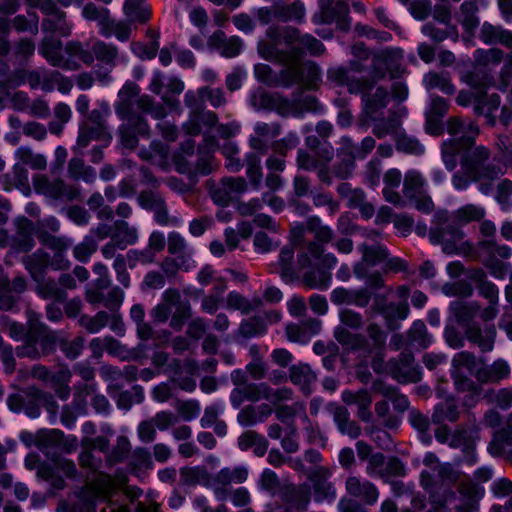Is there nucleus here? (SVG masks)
I'll return each mask as SVG.
<instances>
[{"label": "nucleus", "mask_w": 512, "mask_h": 512, "mask_svg": "<svg viewBox=\"0 0 512 512\" xmlns=\"http://www.w3.org/2000/svg\"><path fill=\"white\" fill-rule=\"evenodd\" d=\"M267 40L258 43L261 57L274 62L301 61L305 52L320 56L325 47L312 35H300L298 29L290 26H270L266 30Z\"/></svg>", "instance_id": "nucleus-1"}, {"label": "nucleus", "mask_w": 512, "mask_h": 512, "mask_svg": "<svg viewBox=\"0 0 512 512\" xmlns=\"http://www.w3.org/2000/svg\"><path fill=\"white\" fill-rule=\"evenodd\" d=\"M400 59V53L389 48L378 52L373 57L371 86L359 93L362 95V113L366 119L376 121L383 115V110L389 103L388 91L382 86L377 87L374 92L372 90L376 81L385 77L386 71L392 72L398 68Z\"/></svg>", "instance_id": "nucleus-2"}, {"label": "nucleus", "mask_w": 512, "mask_h": 512, "mask_svg": "<svg viewBox=\"0 0 512 512\" xmlns=\"http://www.w3.org/2000/svg\"><path fill=\"white\" fill-rule=\"evenodd\" d=\"M140 93V87L134 82H126L119 91V101L115 110L123 124L119 128L121 143L124 147L133 149L138 143L137 135L147 136L149 125L147 121L134 111V98Z\"/></svg>", "instance_id": "nucleus-3"}, {"label": "nucleus", "mask_w": 512, "mask_h": 512, "mask_svg": "<svg viewBox=\"0 0 512 512\" xmlns=\"http://www.w3.org/2000/svg\"><path fill=\"white\" fill-rule=\"evenodd\" d=\"M62 49L61 40L48 36L41 41L38 51L49 64L63 70H78L80 68L79 61L86 65L93 63L92 54L89 50L84 49L79 41H68L64 47V53H62Z\"/></svg>", "instance_id": "nucleus-4"}, {"label": "nucleus", "mask_w": 512, "mask_h": 512, "mask_svg": "<svg viewBox=\"0 0 512 512\" xmlns=\"http://www.w3.org/2000/svg\"><path fill=\"white\" fill-rule=\"evenodd\" d=\"M307 231L313 234L316 241H309L303 251L298 254V265L300 268H309L312 262L318 259L323 253V244L332 241L334 232L333 230L324 225L321 219L317 216H312L306 221Z\"/></svg>", "instance_id": "nucleus-5"}, {"label": "nucleus", "mask_w": 512, "mask_h": 512, "mask_svg": "<svg viewBox=\"0 0 512 512\" xmlns=\"http://www.w3.org/2000/svg\"><path fill=\"white\" fill-rule=\"evenodd\" d=\"M248 478V469L245 466L224 467L214 474H209L205 487L210 489L219 502L229 498L232 484H242Z\"/></svg>", "instance_id": "nucleus-6"}, {"label": "nucleus", "mask_w": 512, "mask_h": 512, "mask_svg": "<svg viewBox=\"0 0 512 512\" xmlns=\"http://www.w3.org/2000/svg\"><path fill=\"white\" fill-rule=\"evenodd\" d=\"M279 63L284 65L282 68L284 87H290L294 83H298L305 89H315L321 81V69L313 61L302 64L301 61Z\"/></svg>", "instance_id": "nucleus-7"}, {"label": "nucleus", "mask_w": 512, "mask_h": 512, "mask_svg": "<svg viewBox=\"0 0 512 512\" xmlns=\"http://www.w3.org/2000/svg\"><path fill=\"white\" fill-rule=\"evenodd\" d=\"M439 427L435 430V438L438 442L444 444L448 443L452 448L461 449L466 455L469 463L475 462L473 454L475 443L478 437V429L476 427H462L456 429L451 434L450 429L446 425L438 424Z\"/></svg>", "instance_id": "nucleus-8"}, {"label": "nucleus", "mask_w": 512, "mask_h": 512, "mask_svg": "<svg viewBox=\"0 0 512 512\" xmlns=\"http://www.w3.org/2000/svg\"><path fill=\"white\" fill-rule=\"evenodd\" d=\"M428 183L417 170H408L404 176L403 195L415 205V208L429 214L434 209V203L427 191Z\"/></svg>", "instance_id": "nucleus-9"}, {"label": "nucleus", "mask_w": 512, "mask_h": 512, "mask_svg": "<svg viewBox=\"0 0 512 512\" xmlns=\"http://www.w3.org/2000/svg\"><path fill=\"white\" fill-rule=\"evenodd\" d=\"M438 218L442 221V226L430 231V240L434 244H442L445 253L453 254L457 251L456 244L465 236L461 229L462 225L454 221L453 215L448 217L446 213H442Z\"/></svg>", "instance_id": "nucleus-10"}, {"label": "nucleus", "mask_w": 512, "mask_h": 512, "mask_svg": "<svg viewBox=\"0 0 512 512\" xmlns=\"http://www.w3.org/2000/svg\"><path fill=\"white\" fill-rule=\"evenodd\" d=\"M138 229L129 225L125 220H117L113 223L112 239L101 247V254L105 259L115 256L117 250H125L128 246L138 242Z\"/></svg>", "instance_id": "nucleus-11"}, {"label": "nucleus", "mask_w": 512, "mask_h": 512, "mask_svg": "<svg viewBox=\"0 0 512 512\" xmlns=\"http://www.w3.org/2000/svg\"><path fill=\"white\" fill-rule=\"evenodd\" d=\"M109 111L93 110L88 121L80 128L77 139V146L85 148L92 140H102L109 142L111 135L106 125V116Z\"/></svg>", "instance_id": "nucleus-12"}, {"label": "nucleus", "mask_w": 512, "mask_h": 512, "mask_svg": "<svg viewBox=\"0 0 512 512\" xmlns=\"http://www.w3.org/2000/svg\"><path fill=\"white\" fill-rule=\"evenodd\" d=\"M385 370L399 383H416L421 380L420 369L409 351H403L397 358L390 359Z\"/></svg>", "instance_id": "nucleus-13"}, {"label": "nucleus", "mask_w": 512, "mask_h": 512, "mask_svg": "<svg viewBox=\"0 0 512 512\" xmlns=\"http://www.w3.org/2000/svg\"><path fill=\"white\" fill-rule=\"evenodd\" d=\"M208 188L212 201L226 207L247 190V183L242 177H225L219 183H210Z\"/></svg>", "instance_id": "nucleus-14"}, {"label": "nucleus", "mask_w": 512, "mask_h": 512, "mask_svg": "<svg viewBox=\"0 0 512 512\" xmlns=\"http://www.w3.org/2000/svg\"><path fill=\"white\" fill-rule=\"evenodd\" d=\"M332 472L327 467H317L308 474L311 493L316 503H332L337 497L334 484L330 481Z\"/></svg>", "instance_id": "nucleus-15"}, {"label": "nucleus", "mask_w": 512, "mask_h": 512, "mask_svg": "<svg viewBox=\"0 0 512 512\" xmlns=\"http://www.w3.org/2000/svg\"><path fill=\"white\" fill-rule=\"evenodd\" d=\"M371 311L383 317L388 330L395 331L399 328V322L407 318L409 306L406 302H387L385 298L377 297Z\"/></svg>", "instance_id": "nucleus-16"}, {"label": "nucleus", "mask_w": 512, "mask_h": 512, "mask_svg": "<svg viewBox=\"0 0 512 512\" xmlns=\"http://www.w3.org/2000/svg\"><path fill=\"white\" fill-rule=\"evenodd\" d=\"M362 254V260L353 267L354 275L363 280L367 276V268L383 262L388 257L387 249L380 244L369 245L363 243L358 246Z\"/></svg>", "instance_id": "nucleus-17"}, {"label": "nucleus", "mask_w": 512, "mask_h": 512, "mask_svg": "<svg viewBox=\"0 0 512 512\" xmlns=\"http://www.w3.org/2000/svg\"><path fill=\"white\" fill-rule=\"evenodd\" d=\"M421 485L429 493L434 510L443 508L450 499L454 498L451 487L448 484L439 483L428 471L421 472Z\"/></svg>", "instance_id": "nucleus-18"}, {"label": "nucleus", "mask_w": 512, "mask_h": 512, "mask_svg": "<svg viewBox=\"0 0 512 512\" xmlns=\"http://www.w3.org/2000/svg\"><path fill=\"white\" fill-rule=\"evenodd\" d=\"M35 187L46 196L57 200L71 201L79 195V190L75 186L67 185L60 179L49 181L44 176L36 178Z\"/></svg>", "instance_id": "nucleus-19"}, {"label": "nucleus", "mask_w": 512, "mask_h": 512, "mask_svg": "<svg viewBox=\"0 0 512 512\" xmlns=\"http://www.w3.org/2000/svg\"><path fill=\"white\" fill-rule=\"evenodd\" d=\"M163 300L170 302L174 312L171 315L170 326L179 331L185 321L191 316V305L186 299H182L181 294L176 289H167L163 293Z\"/></svg>", "instance_id": "nucleus-20"}, {"label": "nucleus", "mask_w": 512, "mask_h": 512, "mask_svg": "<svg viewBox=\"0 0 512 512\" xmlns=\"http://www.w3.org/2000/svg\"><path fill=\"white\" fill-rule=\"evenodd\" d=\"M345 489L350 496L367 505H373L379 497L378 489L373 483L357 476H349L346 479Z\"/></svg>", "instance_id": "nucleus-21"}, {"label": "nucleus", "mask_w": 512, "mask_h": 512, "mask_svg": "<svg viewBox=\"0 0 512 512\" xmlns=\"http://www.w3.org/2000/svg\"><path fill=\"white\" fill-rule=\"evenodd\" d=\"M38 454L30 453L25 457V467L28 470H37V477L50 483L53 490H61L65 487L64 479L58 475L56 470L47 463H39Z\"/></svg>", "instance_id": "nucleus-22"}, {"label": "nucleus", "mask_w": 512, "mask_h": 512, "mask_svg": "<svg viewBox=\"0 0 512 512\" xmlns=\"http://www.w3.org/2000/svg\"><path fill=\"white\" fill-rule=\"evenodd\" d=\"M268 391L269 386L266 383H245L232 390L230 401L235 408H238L244 401L257 402L269 397Z\"/></svg>", "instance_id": "nucleus-23"}, {"label": "nucleus", "mask_w": 512, "mask_h": 512, "mask_svg": "<svg viewBox=\"0 0 512 512\" xmlns=\"http://www.w3.org/2000/svg\"><path fill=\"white\" fill-rule=\"evenodd\" d=\"M326 410L333 416L334 423L341 434L347 435L352 439L359 437L361 428L350 418V413L344 406L328 403Z\"/></svg>", "instance_id": "nucleus-24"}, {"label": "nucleus", "mask_w": 512, "mask_h": 512, "mask_svg": "<svg viewBox=\"0 0 512 512\" xmlns=\"http://www.w3.org/2000/svg\"><path fill=\"white\" fill-rule=\"evenodd\" d=\"M280 125L277 123L257 122L254 126V134L249 139L252 149L260 154L268 151V140L280 135Z\"/></svg>", "instance_id": "nucleus-25"}, {"label": "nucleus", "mask_w": 512, "mask_h": 512, "mask_svg": "<svg viewBox=\"0 0 512 512\" xmlns=\"http://www.w3.org/2000/svg\"><path fill=\"white\" fill-rule=\"evenodd\" d=\"M511 369L504 359H497L491 364L483 365L476 370L475 376L482 383H499L510 377Z\"/></svg>", "instance_id": "nucleus-26"}, {"label": "nucleus", "mask_w": 512, "mask_h": 512, "mask_svg": "<svg viewBox=\"0 0 512 512\" xmlns=\"http://www.w3.org/2000/svg\"><path fill=\"white\" fill-rule=\"evenodd\" d=\"M327 76L329 80L337 85H346L348 91L352 94L363 92L371 86L370 79L351 77L343 67L329 69Z\"/></svg>", "instance_id": "nucleus-27"}, {"label": "nucleus", "mask_w": 512, "mask_h": 512, "mask_svg": "<svg viewBox=\"0 0 512 512\" xmlns=\"http://www.w3.org/2000/svg\"><path fill=\"white\" fill-rule=\"evenodd\" d=\"M465 334L467 339L476 344L483 352H489L494 347L496 337L494 325H485L484 328L477 325H468Z\"/></svg>", "instance_id": "nucleus-28"}, {"label": "nucleus", "mask_w": 512, "mask_h": 512, "mask_svg": "<svg viewBox=\"0 0 512 512\" xmlns=\"http://www.w3.org/2000/svg\"><path fill=\"white\" fill-rule=\"evenodd\" d=\"M319 12L314 14L313 22L316 24H330L341 16L347 14L348 6L344 0H319Z\"/></svg>", "instance_id": "nucleus-29"}, {"label": "nucleus", "mask_w": 512, "mask_h": 512, "mask_svg": "<svg viewBox=\"0 0 512 512\" xmlns=\"http://www.w3.org/2000/svg\"><path fill=\"white\" fill-rule=\"evenodd\" d=\"M311 497V486L307 483L287 486L284 491L285 502L298 511L308 509Z\"/></svg>", "instance_id": "nucleus-30"}, {"label": "nucleus", "mask_w": 512, "mask_h": 512, "mask_svg": "<svg viewBox=\"0 0 512 512\" xmlns=\"http://www.w3.org/2000/svg\"><path fill=\"white\" fill-rule=\"evenodd\" d=\"M342 400L348 405L354 404L357 406L358 417L362 421H371L372 413L370 406L372 404V398L366 389H360L358 391L345 390L342 393Z\"/></svg>", "instance_id": "nucleus-31"}, {"label": "nucleus", "mask_w": 512, "mask_h": 512, "mask_svg": "<svg viewBox=\"0 0 512 512\" xmlns=\"http://www.w3.org/2000/svg\"><path fill=\"white\" fill-rule=\"evenodd\" d=\"M209 44L222 56L232 58L240 53L243 42L239 37H227L223 31L219 30L210 37Z\"/></svg>", "instance_id": "nucleus-32"}, {"label": "nucleus", "mask_w": 512, "mask_h": 512, "mask_svg": "<svg viewBox=\"0 0 512 512\" xmlns=\"http://www.w3.org/2000/svg\"><path fill=\"white\" fill-rule=\"evenodd\" d=\"M251 103L257 109L274 110L280 114H284L289 107L288 101L280 94L265 91L253 94Z\"/></svg>", "instance_id": "nucleus-33"}, {"label": "nucleus", "mask_w": 512, "mask_h": 512, "mask_svg": "<svg viewBox=\"0 0 512 512\" xmlns=\"http://www.w3.org/2000/svg\"><path fill=\"white\" fill-rule=\"evenodd\" d=\"M131 24L127 20H115L111 16H106L100 22L99 33L105 37L110 38L115 36L119 41L125 42L129 40L131 35Z\"/></svg>", "instance_id": "nucleus-34"}, {"label": "nucleus", "mask_w": 512, "mask_h": 512, "mask_svg": "<svg viewBox=\"0 0 512 512\" xmlns=\"http://www.w3.org/2000/svg\"><path fill=\"white\" fill-rule=\"evenodd\" d=\"M372 391L391 401L394 410L398 413L402 414L409 408L407 396L399 393L396 387L388 385L381 380H376L372 383Z\"/></svg>", "instance_id": "nucleus-35"}, {"label": "nucleus", "mask_w": 512, "mask_h": 512, "mask_svg": "<svg viewBox=\"0 0 512 512\" xmlns=\"http://www.w3.org/2000/svg\"><path fill=\"white\" fill-rule=\"evenodd\" d=\"M20 437L26 445L30 446L33 443L38 448L43 449L56 445V443L63 437V432L58 429H42L35 435H32L29 432H22Z\"/></svg>", "instance_id": "nucleus-36"}, {"label": "nucleus", "mask_w": 512, "mask_h": 512, "mask_svg": "<svg viewBox=\"0 0 512 512\" xmlns=\"http://www.w3.org/2000/svg\"><path fill=\"white\" fill-rule=\"evenodd\" d=\"M289 377L293 384L300 387L306 395L311 393V385L316 381V374L308 364H296L290 367Z\"/></svg>", "instance_id": "nucleus-37"}, {"label": "nucleus", "mask_w": 512, "mask_h": 512, "mask_svg": "<svg viewBox=\"0 0 512 512\" xmlns=\"http://www.w3.org/2000/svg\"><path fill=\"white\" fill-rule=\"evenodd\" d=\"M500 106V97L498 94L484 95L479 94L475 98L473 110L477 115H483L489 125H494V112Z\"/></svg>", "instance_id": "nucleus-38"}, {"label": "nucleus", "mask_w": 512, "mask_h": 512, "mask_svg": "<svg viewBox=\"0 0 512 512\" xmlns=\"http://www.w3.org/2000/svg\"><path fill=\"white\" fill-rule=\"evenodd\" d=\"M279 273L281 278L286 281H292L298 275V271L303 270L300 268L298 262L294 263V247L285 246L281 249L278 259Z\"/></svg>", "instance_id": "nucleus-39"}, {"label": "nucleus", "mask_w": 512, "mask_h": 512, "mask_svg": "<svg viewBox=\"0 0 512 512\" xmlns=\"http://www.w3.org/2000/svg\"><path fill=\"white\" fill-rule=\"evenodd\" d=\"M459 416L460 411L457 402L453 398H446L435 406L432 422L434 424L454 423L459 419Z\"/></svg>", "instance_id": "nucleus-40"}, {"label": "nucleus", "mask_w": 512, "mask_h": 512, "mask_svg": "<svg viewBox=\"0 0 512 512\" xmlns=\"http://www.w3.org/2000/svg\"><path fill=\"white\" fill-rule=\"evenodd\" d=\"M423 85L428 91L437 89L447 95L453 94L456 90L448 72L430 71L426 73L423 76Z\"/></svg>", "instance_id": "nucleus-41"}, {"label": "nucleus", "mask_w": 512, "mask_h": 512, "mask_svg": "<svg viewBox=\"0 0 512 512\" xmlns=\"http://www.w3.org/2000/svg\"><path fill=\"white\" fill-rule=\"evenodd\" d=\"M89 52L92 54L93 60L97 59L110 68L115 67L119 59L118 48L101 40L95 41Z\"/></svg>", "instance_id": "nucleus-42"}, {"label": "nucleus", "mask_w": 512, "mask_h": 512, "mask_svg": "<svg viewBox=\"0 0 512 512\" xmlns=\"http://www.w3.org/2000/svg\"><path fill=\"white\" fill-rule=\"evenodd\" d=\"M333 335L339 344L349 350H360L367 346V339L364 335L351 332L344 326H336Z\"/></svg>", "instance_id": "nucleus-43"}, {"label": "nucleus", "mask_w": 512, "mask_h": 512, "mask_svg": "<svg viewBox=\"0 0 512 512\" xmlns=\"http://www.w3.org/2000/svg\"><path fill=\"white\" fill-rule=\"evenodd\" d=\"M35 332H30L42 355H47L55 349L57 334L44 323L35 324Z\"/></svg>", "instance_id": "nucleus-44"}, {"label": "nucleus", "mask_w": 512, "mask_h": 512, "mask_svg": "<svg viewBox=\"0 0 512 512\" xmlns=\"http://www.w3.org/2000/svg\"><path fill=\"white\" fill-rule=\"evenodd\" d=\"M36 285V293L43 299H53L56 302H63L66 297V291L61 288L54 279H44L43 276L34 280Z\"/></svg>", "instance_id": "nucleus-45"}, {"label": "nucleus", "mask_w": 512, "mask_h": 512, "mask_svg": "<svg viewBox=\"0 0 512 512\" xmlns=\"http://www.w3.org/2000/svg\"><path fill=\"white\" fill-rule=\"evenodd\" d=\"M50 256L45 251L39 249L31 255L23 258V264L29 271L34 280L43 276L45 269L49 266Z\"/></svg>", "instance_id": "nucleus-46"}, {"label": "nucleus", "mask_w": 512, "mask_h": 512, "mask_svg": "<svg viewBox=\"0 0 512 512\" xmlns=\"http://www.w3.org/2000/svg\"><path fill=\"white\" fill-rule=\"evenodd\" d=\"M17 234L14 237V245L21 251L27 252L34 247L32 238L33 223L26 219L20 218L16 221Z\"/></svg>", "instance_id": "nucleus-47"}, {"label": "nucleus", "mask_w": 512, "mask_h": 512, "mask_svg": "<svg viewBox=\"0 0 512 512\" xmlns=\"http://www.w3.org/2000/svg\"><path fill=\"white\" fill-rule=\"evenodd\" d=\"M512 445V413L507 416L505 427L494 434L489 450L493 455H500L506 446Z\"/></svg>", "instance_id": "nucleus-48"}, {"label": "nucleus", "mask_w": 512, "mask_h": 512, "mask_svg": "<svg viewBox=\"0 0 512 512\" xmlns=\"http://www.w3.org/2000/svg\"><path fill=\"white\" fill-rule=\"evenodd\" d=\"M450 310L457 322L463 325H471L470 322L479 313L480 306L477 302L454 301L450 304Z\"/></svg>", "instance_id": "nucleus-49"}, {"label": "nucleus", "mask_w": 512, "mask_h": 512, "mask_svg": "<svg viewBox=\"0 0 512 512\" xmlns=\"http://www.w3.org/2000/svg\"><path fill=\"white\" fill-rule=\"evenodd\" d=\"M226 304L229 309L239 310L243 314H249L262 305V300L259 297H253L251 300H248L240 293L231 291L227 295Z\"/></svg>", "instance_id": "nucleus-50"}, {"label": "nucleus", "mask_w": 512, "mask_h": 512, "mask_svg": "<svg viewBox=\"0 0 512 512\" xmlns=\"http://www.w3.org/2000/svg\"><path fill=\"white\" fill-rule=\"evenodd\" d=\"M270 413L271 409L267 405H262L258 408L247 406L239 412L237 420L242 426H253L259 422H263Z\"/></svg>", "instance_id": "nucleus-51"}, {"label": "nucleus", "mask_w": 512, "mask_h": 512, "mask_svg": "<svg viewBox=\"0 0 512 512\" xmlns=\"http://www.w3.org/2000/svg\"><path fill=\"white\" fill-rule=\"evenodd\" d=\"M123 12L127 21L145 23L150 19L151 12L142 0H125Z\"/></svg>", "instance_id": "nucleus-52"}, {"label": "nucleus", "mask_w": 512, "mask_h": 512, "mask_svg": "<svg viewBox=\"0 0 512 512\" xmlns=\"http://www.w3.org/2000/svg\"><path fill=\"white\" fill-rule=\"evenodd\" d=\"M485 214L486 211L482 206L466 204L455 210L451 215H453V219L457 224L463 226L470 222L481 220Z\"/></svg>", "instance_id": "nucleus-53"}, {"label": "nucleus", "mask_w": 512, "mask_h": 512, "mask_svg": "<svg viewBox=\"0 0 512 512\" xmlns=\"http://www.w3.org/2000/svg\"><path fill=\"white\" fill-rule=\"evenodd\" d=\"M478 5L475 0H466L460 6L459 22L466 31H473L479 25Z\"/></svg>", "instance_id": "nucleus-54"}, {"label": "nucleus", "mask_w": 512, "mask_h": 512, "mask_svg": "<svg viewBox=\"0 0 512 512\" xmlns=\"http://www.w3.org/2000/svg\"><path fill=\"white\" fill-rule=\"evenodd\" d=\"M276 418L285 424H291L297 415H301L305 422H309L305 405L302 402H295L291 405H280L275 409Z\"/></svg>", "instance_id": "nucleus-55"}, {"label": "nucleus", "mask_w": 512, "mask_h": 512, "mask_svg": "<svg viewBox=\"0 0 512 512\" xmlns=\"http://www.w3.org/2000/svg\"><path fill=\"white\" fill-rule=\"evenodd\" d=\"M467 83L475 89H485L494 84V77L490 69L476 64L466 76Z\"/></svg>", "instance_id": "nucleus-56"}, {"label": "nucleus", "mask_w": 512, "mask_h": 512, "mask_svg": "<svg viewBox=\"0 0 512 512\" xmlns=\"http://www.w3.org/2000/svg\"><path fill=\"white\" fill-rule=\"evenodd\" d=\"M277 10H281L278 13V21L281 22H301L305 16L304 4L300 1H295L292 4H284L277 2Z\"/></svg>", "instance_id": "nucleus-57"}, {"label": "nucleus", "mask_w": 512, "mask_h": 512, "mask_svg": "<svg viewBox=\"0 0 512 512\" xmlns=\"http://www.w3.org/2000/svg\"><path fill=\"white\" fill-rule=\"evenodd\" d=\"M19 73L25 74V80L28 82L32 89L42 87V89H50L49 83L51 80H56L60 77L58 72H49L44 69L32 70L27 73L20 71Z\"/></svg>", "instance_id": "nucleus-58"}, {"label": "nucleus", "mask_w": 512, "mask_h": 512, "mask_svg": "<svg viewBox=\"0 0 512 512\" xmlns=\"http://www.w3.org/2000/svg\"><path fill=\"white\" fill-rule=\"evenodd\" d=\"M42 29L48 32H56L63 37L71 35L72 24L66 20V13L60 11L52 18L44 19Z\"/></svg>", "instance_id": "nucleus-59"}, {"label": "nucleus", "mask_w": 512, "mask_h": 512, "mask_svg": "<svg viewBox=\"0 0 512 512\" xmlns=\"http://www.w3.org/2000/svg\"><path fill=\"white\" fill-rule=\"evenodd\" d=\"M374 122L373 133L379 139L384 138L387 135L396 134L401 125V121L397 113H390L386 119L380 116L379 119Z\"/></svg>", "instance_id": "nucleus-60"}, {"label": "nucleus", "mask_w": 512, "mask_h": 512, "mask_svg": "<svg viewBox=\"0 0 512 512\" xmlns=\"http://www.w3.org/2000/svg\"><path fill=\"white\" fill-rule=\"evenodd\" d=\"M466 170L474 182H481L483 180L494 181L503 175L501 168L494 164L466 167Z\"/></svg>", "instance_id": "nucleus-61"}, {"label": "nucleus", "mask_w": 512, "mask_h": 512, "mask_svg": "<svg viewBox=\"0 0 512 512\" xmlns=\"http://www.w3.org/2000/svg\"><path fill=\"white\" fill-rule=\"evenodd\" d=\"M303 279L310 288L326 290L331 284L332 275L330 271L318 268L305 272Z\"/></svg>", "instance_id": "nucleus-62"}, {"label": "nucleus", "mask_w": 512, "mask_h": 512, "mask_svg": "<svg viewBox=\"0 0 512 512\" xmlns=\"http://www.w3.org/2000/svg\"><path fill=\"white\" fill-rule=\"evenodd\" d=\"M353 150H342V156L339 154V160L333 165V174L340 179H346L352 175L355 168V157Z\"/></svg>", "instance_id": "nucleus-63"}, {"label": "nucleus", "mask_w": 512, "mask_h": 512, "mask_svg": "<svg viewBox=\"0 0 512 512\" xmlns=\"http://www.w3.org/2000/svg\"><path fill=\"white\" fill-rule=\"evenodd\" d=\"M68 172L72 178L81 179L87 183H91L96 179L95 170L90 166H86L81 158L74 157L70 160Z\"/></svg>", "instance_id": "nucleus-64"}]
</instances>
